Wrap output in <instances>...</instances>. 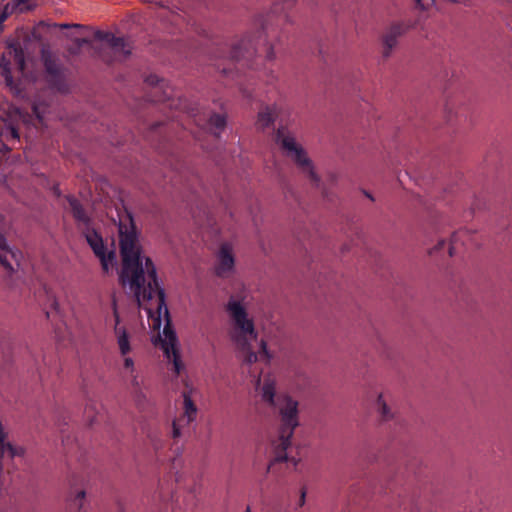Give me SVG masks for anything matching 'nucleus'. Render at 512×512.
<instances>
[{
  "label": "nucleus",
  "mask_w": 512,
  "mask_h": 512,
  "mask_svg": "<svg viewBox=\"0 0 512 512\" xmlns=\"http://www.w3.org/2000/svg\"><path fill=\"white\" fill-rule=\"evenodd\" d=\"M59 27L61 29H67V28H83V26L81 24H68V23H63V24H60Z\"/></svg>",
  "instance_id": "nucleus-31"
},
{
  "label": "nucleus",
  "mask_w": 512,
  "mask_h": 512,
  "mask_svg": "<svg viewBox=\"0 0 512 512\" xmlns=\"http://www.w3.org/2000/svg\"><path fill=\"white\" fill-rule=\"evenodd\" d=\"M274 57H275V54H274L273 48H272V47H270V48H269V50H268V52H267V58H268L269 60H272Z\"/></svg>",
  "instance_id": "nucleus-35"
},
{
  "label": "nucleus",
  "mask_w": 512,
  "mask_h": 512,
  "mask_svg": "<svg viewBox=\"0 0 512 512\" xmlns=\"http://www.w3.org/2000/svg\"><path fill=\"white\" fill-rule=\"evenodd\" d=\"M368 198H370L371 200H373V198L371 197V195L369 194H366Z\"/></svg>",
  "instance_id": "nucleus-40"
},
{
  "label": "nucleus",
  "mask_w": 512,
  "mask_h": 512,
  "mask_svg": "<svg viewBox=\"0 0 512 512\" xmlns=\"http://www.w3.org/2000/svg\"><path fill=\"white\" fill-rule=\"evenodd\" d=\"M245 512H251V509H250V507H249V506H247V508H246V511H245Z\"/></svg>",
  "instance_id": "nucleus-39"
},
{
  "label": "nucleus",
  "mask_w": 512,
  "mask_h": 512,
  "mask_svg": "<svg viewBox=\"0 0 512 512\" xmlns=\"http://www.w3.org/2000/svg\"><path fill=\"white\" fill-rule=\"evenodd\" d=\"M256 47L251 36L235 39L231 43L216 42L211 54L215 61L213 64L223 75L232 73V66L237 61L249 60L255 53Z\"/></svg>",
  "instance_id": "nucleus-4"
},
{
  "label": "nucleus",
  "mask_w": 512,
  "mask_h": 512,
  "mask_svg": "<svg viewBox=\"0 0 512 512\" xmlns=\"http://www.w3.org/2000/svg\"><path fill=\"white\" fill-rule=\"evenodd\" d=\"M81 233L85 237L94 255L99 259L103 271L108 272L116 258L115 250L107 249L103 237L94 227L85 228Z\"/></svg>",
  "instance_id": "nucleus-7"
},
{
  "label": "nucleus",
  "mask_w": 512,
  "mask_h": 512,
  "mask_svg": "<svg viewBox=\"0 0 512 512\" xmlns=\"http://www.w3.org/2000/svg\"><path fill=\"white\" fill-rule=\"evenodd\" d=\"M158 4L161 7H165V8L176 7V4L174 3V0H159Z\"/></svg>",
  "instance_id": "nucleus-29"
},
{
  "label": "nucleus",
  "mask_w": 512,
  "mask_h": 512,
  "mask_svg": "<svg viewBox=\"0 0 512 512\" xmlns=\"http://www.w3.org/2000/svg\"><path fill=\"white\" fill-rule=\"evenodd\" d=\"M227 309L233 320L230 337L236 346L243 364L250 366L258 361L268 363L271 355L263 340L259 343L258 351L254 350L253 343L257 341V332L253 320L248 318V314L242 304L231 300L228 302Z\"/></svg>",
  "instance_id": "nucleus-3"
},
{
  "label": "nucleus",
  "mask_w": 512,
  "mask_h": 512,
  "mask_svg": "<svg viewBox=\"0 0 512 512\" xmlns=\"http://www.w3.org/2000/svg\"><path fill=\"white\" fill-rule=\"evenodd\" d=\"M113 314L115 318L114 334L122 356H126L131 351L130 335L124 326L120 325V317L117 311L116 301L113 300Z\"/></svg>",
  "instance_id": "nucleus-13"
},
{
  "label": "nucleus",
  "mask_w": 512,
  "mask_h": 512,
  "mask_svg": "<svg viewBox=\"0 0 512 512\" xmlns=\"http://www.w3.org/2000/svg\"><path fill=\"white\" fill-rule=\"evenodd\" d=\"M376 407L383 421H387L392 418L393 415L390 411V408L388 407L387 403L385 402L381 394L377 398Z\"/></svg>",
  "instance_id": "nucleus-21"
},
{
  "label": "nucleus",
  "mask_w": 512,
  "mask_h": 512,
  "mask_svg": "<svg viewBox=\"0 0 512 512\" xmlns=\"http://www.w3.org/2000/svg\"><path fill=\"white\" fill-rule=\"evenodd\" d=\"M8 18V5L5 7L4 11L0 14V30H3V22Z\"/></svg>",
  "instance_id": "nucleus-30"
},
{
  "label": "nucleus",
  "mask_w": 512,
  "mask_h": 512,
  "mask_svg": "<svg viewBox=\"0 0 512 512\" xmlns=\"http://www.w3.org/2000/svg\"><path fill=\"white\" fill-rule=\"evenodd\" d=\"M234 265L235 259L232 247L229 243H223L217 254L215 274L222 278L228 277L233 272Z\"/></svg>",
  "instance_id": "nucleus-10"
},
{
  "label": "nucleus",
  "mask_w": 512,
  "mask_h": 512,
  "mask_svg": "<svg viewBox=\"0 0 512 512\" xmlns=\"http://www.w3.org/2000/svg\"><path fill=\"white\" fill-rule=\"evenodd\" d=\"M28 0H14L15 4L16 5H21V4H24L26 3Z\"/></svg>",
  "instance_id": "nucleus-36"
},
{
  "label": "nucleus",
  "mask_w": 512,
  "mask_h": 512,
  "mask_svg": "<svg viewBox=\"0 0 512 512\" xmlns=\"http://www.w3.org/2000/svg\"><path fill=\"white\" fill-rule=\"evenodd\" d=\"M280 11V8L278 7V4H276L273 8L274 13H278Z\"/></svg>",
  "instance_id": "nucleus-37"
},
{
  "label": "nucleus",
  "mask_w": 512,
  "mask_h": 512,
  "mask_svg": "<svg viewBox=\"0 0 512 512\" xmlns=\"http://www.w3.org/2000/svg\"><path fill=\"white\" fill-rule=\"evenodd\" d=\"M7 439V433L4 431V427L0 422V469L4 468L3 460L5 457L12 459L16 456H22L24 450L21 447L12 445Z\"/></svg>",
  "instance_id": "nucleus-15"
},
{
  "label": "nucleus",
  "mask_w": 512,
  "mask_h": 512,
  "mask_svg": "<svg viewBox=\"0 0 512 512\" xmlns=\"http://www.w3.org/2000/svg\"><path fill=\"white\" fill-rule=\"evenodd\" d=\"M22 254L18 250L11 249L6 242L5 237L0 234V264L8 271L12 272L20 265Z\"/></svg>",
  "instance_id": "nucleus-12"
},
{
  "label": "nucleus",
  "mask_w": 512,
  "mask_h": 512,
  "mask_svg": "<svg viewBox=\"0 0 512 512\" xmlns=\"http://www.w3.org/2000/svg\"><path fill=\"white\" fill-rule=\"evenodd\" d=\"M466 236V232L464 231H459V232H455L452 236H451V240H450V243H449V248H448V252H449V255L450 256H453L454 254L457 253V250H458V243L462 240L463 237Z\"/></svg>",
  "instance_id": "nucleus-22"
},
{
  "label": "nucleus",
  "mask_w": 512,
  "mask_h": 512,
  "mask_svg": "<svg viewBox=\"0 0 512 512\" xmlns=\"http://www.w3.org/2000/svg\"><path fill=\"white\" fill-rule=\"evenodd\" d=\"M278 116L276 106H264L258 112L256 121V127L259 130H265L274 124L276 117Z\"/></svg>",
  "instance_id": "nucleus-17"
},
{
  "label": "nucleus",
  "mask_w": 512,
  "mask_h": 512,
  "mask_svg": "<svg viewBox=\"0 0 512 512\" xmlns=\"http://www.w3.org/2000/svg\"><path fill=\"white\" fill-rule=\"evenodd\" d=\"M46 80L49 86L59 92L68 90L62 66L51 55H43Z\"/></svg>",
  "instance_id": "nucleus-9"
},
{
  "label": "nucleus",
  "mask_w": 512,
  "mask_h": 512,
  "mask_svg": "<svg viewBox=\"0 0 512 512\" xmlns=\"http://www.w3.org/2000/svg\"><path fill=\"white\" fill-rule=\"evenodd\" d=\"M296 3V0H284L281 10L288 9Z\"/></svg>",
  "instance_id": "nucleus-32"
},
{
  "label": "nucleus",
  "mask_w": 512,
  "mask_h": 512,
  "mask_svg": "<svg viewBox=\"0 0 512 512\" xmlns=\"http://www.w3.org/2000/svg\"><path fill=\"white\" fill-rule=\"evenodd\" d=\"M74 43H75V45H76V47L78 49H81L85 45H90L91 44V40L88 39V38H76L74 40Z\"/></svg>",
  "instance_id": "nucleus-27"
},
{
  "label": "nucleus",
  "mask_w": 512,
  "mask_h": 512,
  "mask_svg": "<svg viewBox=\"0 0 512 512\" xmlns=\"http://www.w3.org/2000/svg\"><path fill=\"white\" fill-rule=\"evenodd\" d=\"M445 241L441 240L438 242V244L434 247V251H440L445 246Z\"/></svg>",
  "instance_id": "nucleus-34"
},
{
  "label": "nucleus",
  "mask_w": 512,
  "mask_h": 512,
  "mask_svg": "<svg viewBox=\"0 0 512 512\" xmlns=\"http://www.w3.org/2000/svg\"><path fill=\"white\" fill-rule=\"evenodd\" d=\"M145 82L154 88L162 87L163 79L159 78L155 74L148 75L145 79Z\"/></svg>",
  "instance_id": "nucleus-25"
},
{
  "label": "nucleus",
  "mask_w": 512,
  "mask_h": 512,
  "mask_svg": "<svg viewBox=\"0 0 512 512\" xmlns=\"http://www.w3.org/2000/svg\"><path fill=\"white\" fill-rule=\"evenodd\" d=\"M183 404H184V417L186 418V424L191 423L195 420L197 415V407L195 403L193 402L190 392L184 391L183 392Z\"/></svg>",
  "instance_id": "nucleus-19"
},
{
  "label": "nucleus",
  "mask_w": 512,
  "mask_h": 512,
  "mask_svg": "<svg viewBox=\"0 0 512 512\" xmlns=\"http://www.w3.org/2000/svg\"><path fill=\"white\" fill-rule=\"evenodd\" d=\"M46 109H47L46 105H44L42 103H34L33 104V107H32L33 113L37 117V119L39 120L40 123H43V121H44V114L46 112Z\"/></svg>",
  "instance_id": "nucleus-24"
},
{
  "label": "nucleus",
  "mask_w": 512,
  "mask_h": 512,
  "mask_svg": "<svg viewBox=\"0 0 512 512\" xmlns=\"http://www.w3.org/2000/svg\"><path fill=\"white\" fill-rule=\"evenodd\" d=\"M182 420H183V419H179V420H177V421H176V420H175V421H173V425H172V427H173V430H172V436H173V438H178V437H180L181 432H180V424H179V423H180Z\"/></svg>",
  "instance_id": "nucleus-26"
},
{
  "label": "nucleus",
  "mask_w": 512,
  "mask_h": 512,
  "mask_svg": "<svg viewBox=\"0 0 512 512\" xmlns=\"http://www.w3.org/2000/svg\"><path fill=\"white\" fill-rule=\"evenodd\" d=\"M133 365H134V362H133V360L130 357H126L124 359V367L126 369L133 368Z\"/></svg>",
  "instance_id": "nucleus-33"
},
{
  "label": "nucleus",
  "mask_w": 512,
  "mask_h": 512,
  "mask_svg": "<svg viewBox=\"0 0 512 512\" xmlns=\"http://www.w3.org/2000/svg\"><path fill=\"white\" fill-rule=\"evenodd\" d=\"M275 142L280 147L284 156L293 161L314 185L319 184L320 180L314 172L311 160L304 148L296 141L291 131L284 126L279 127L275 132Z\"/></svg>",
  "instance_id": "nucleus-5"
},
{
  "label": "nucleus",
  "mask_w": 512,
  "mask_h": 512,
  "mask_svg": "<svg viewBox=\"0 0 512 512\" xmlns=\"http://www.w3.org/2000/svg\"><path fill=\"white\" fill-rule=\"evenodd\" d=\"M85 491L75 490L70 492L69 509L73 512H81L84 504Z\"/></svg>",
  "instance_id": "nucleus-20"
},
{
  "label": "nucleus",
  "mask_w": 512,
  "mask_h": 512,
  "mask_svg": "<svg viewBox=\"0 0 512 512\" xmlns=\"http://www.w3.org/2000/svg\"><path fill=\"white\" fill-rule=\"evenodd\" d=\"M24 121V116L19 110L9 114L7 118L0 117V139L2 141L0 148V160L20 142V127Z\"/></svg>",
  "instance_id": "nucleus-6"
},
{
  "label": "nucleus",
  "mask_w": 512,
  "mask_h": 512,
  "mask_svg": "<svg viewBox=\"0 0 512 512\" xmlns=\"http://www.w3.org/2000/svg\"><path fill=\"white\" fill-rule=\"evenodd\" d=\"M160 126H161V124H160V123H157L153 128L156 130V129H158Z\"/></svg>",
  "instance_id": "nucleus-38"
},
{
  "label": "nucleus",
  "mask_w": 512,
  "mask_h": 512,
  "mask_svg": "<svg viewBox=\"0 0 512 512\" xmlns=\"http://www.w3.org/2000/svg\"><path fill=\"white\" fill-rule=\"evenodd\" d=\"M253 377L256 379L262 400L273 407L279 421L278 438L274 442V458L267 471L274 472L275 466L283 462L297 466L300 458L293 454L291 438L299 425L298 402L287 394H276V383L270 376L265 377L262 384L260 375L255 374Z\"/></svg>",
  "instance_id": "nucleus-2"
},
{
  "label": "nucleus",
  "mask_w": 512,
  "mask_h": 512,
  "mask_svg": "<svg viewBox=\"0 0 512 512\" xmlns=\"http://www.w3.org/2000/svg\"><path fill=\"white\" fill-rule=\"evenodd\" d=\"M305 502H306V488L302 487V489L300 490V497H299V501H298V506L299 507L304 506Z\"/></svg>",
  "instance_id": "nucleus-28"
},
{
  "label": "nucleus",
  "mask_w": 512,
  "mask_h": 512,
  "mask_svg": "<svg viewBox=\"0 0 512 512\" xmlns=\"http://www.w3.org/2000/svg\"><path fill=\"white\" fill-rule=\"evenodd\" d=\"M39 298H41L42 296L45 297V306H46V317L48 319L51 318V315L52 314H57L58 311H59V304L56 300V297L55 295L53 294V292L51 291V289L43 284L41 286V288L39 289Z\"/></svg>",
  "instance_id": "nucleus-18"
},
{
  "label": "nucleus",
  "mask_w": 512,
  "mask_h": 512,
  "mask_svg": "<svg viewBox=\"0 0 512 512\" xmlns=\"http://www.w3.org/2000/svg\"><path fill=\"white\" fill-rule=\"evenodd\" d=\"M94 39L104 42L113 52V60L126 59L132 51L130 42L124 37H116L111 32L97 30L94 32ZM110 62L112 59H107Z\"/></svg>",
  "instance_id": "nucleus-8"
},
{
  "label": "nucleus",
  "mask_w": 512,
  "mask_h": 512,
  "mask_svg": "<svg viewBox=\"0 0 512 512\" xmlns=\"http://www.w3.org/2000/svg\"><path fill=\"white\" fill-rule=\"evenodd\" d=\"M193 117L198 126L210 130L216 138L226 126L225 116L218 113L193 114Z\"/></svg>",
  "instance_id": "nucleus-11"
},
{
  "label": "nucleus",
  "mask_w": 512,
  "mask_h": 512,
  "mask_svg": "<svg viewBox=\"0 0 512 512\" xmlns=\"http://www.w3.org/2000/svg\"><path fill=\"white\" fill-rule=\"evenodd\" d=\"M118 241L122 258L120 279L134 292L139 306L149 316L157 315L156 325L160 326L161 317L166 323L163 328L164 339L161 346L166 358L173 363V370L180 374L183 365L177 347V336L171 325L169 311L165 302V292L160 287L153 261L141 255L140 232L136 227L132 213L125 206L117 208Z\"/></svg>",
  "instance_id": "nucleus-1"
},
{
  "label": "nucleus",
  "mask_w": 512,
  "mask_h": 512,
  "mask_svg": "<svg viewBox=\"0 0 512 512\" xmlns=\"http://www.w3.org/2000/svg\"><path fill=\"white\" fill-rule=\"evenodd\" d=\"M403 29L399 24L392 25L383 36V57L390 56L392 49L397 45L398 37L402 34Z\"/></svg>",
  "instance_id": "nucleus-16"
},
{
  "label": "nucleus",
  "mask_w": 512,
  "mask_h": 512,
  "mask_svg": "<svg viewBox=\"0 0 512 512\" xmlns=\"http://www.w3.org/2000/svg\"><path fill=\"white\" fill-rule=\"evenodd\" d=\"M67 201L69 204L70 211L73 215V218L77 222L78 229L83 232L85 228H91L92 226V220L88 216L86 210L84 209L83 205L80 203L78 199H76L74 196H68Z\"/></svg>",
  "instance_id": "nucleus-14"
},
{
  "label": "nucleus",
  "mask_w": 512,
  "mask_h": 512,
  "mask_svg": "<svg viewBox=\"0 0 512 512\" xmlns=\"http://www.w3.org/2000/svg\"><path fill=\"white\" fill-rule=\"evenodd\" d=\"M14 61L20 71H24L25 69V59H24V53L20 47H14Z\"/></svg>",
  "instance_id": "nucleus-23"
}]
</instances>
